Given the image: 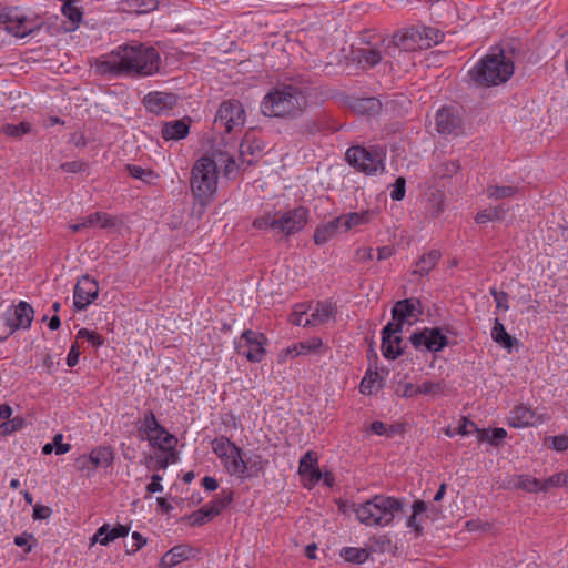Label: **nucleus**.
Segmentation results:
<instances>
[{"instance_id":"13d9d810","label":"nucleus","mask_w":568,"mask_h":568,"mask_svg":"<svg viewBox=\"0 0 568 568\" xmlns=\"http://www.w3.org/2000/svg\"><path fill=\"white\" fill-rule=\"evenodd\" d=\"M154 460L159 469H165L170 463L175 462V454L173 450L162 452L154 456Z\"/></svg>"},{"instance_id":"09e8293b","label":"nucleus","mask_w":568,"mask_h":568,"mask_svg":"<svg viewBox=\"0 0 568 568\" xmlns=\"http://www.w3.org/2000/svg\"><path fill=\"white\" fill-rule=\"evenodd\" d=\"M126 171L132 178L139 179L144 182H150L155 176L152 170L143 169L134 164H128Z\"/></svg>"},{"instance_id":"2f4dec72","label":"nucleus","mask_w":568,"mask_h":568,"mask_svg":"<svg viewBox=\"0 0 568 568\" xmlns=\"http://www.w3.org/2000/svg\"><path fill=\"white\" fill-rule=\"evenodd\" d=\"M338 230H342V229H341V224L336 217V219L332 220L329 223L316 229L314 236H313L314 242L317 245L325 244L328 240H331L333 237V235Z\"/></svg>"},{"instance_id":"a18cd8bd","label":"nucleus","mask_w":568,"mask_h":568,"mask_svg":"<svg viewBox=\"0 0 568 568\" xmlns=\"http://www.w3.org/2000/svg\"><path fill=\"white\" fill-rule=\"evenodd\" d=\"M61 11L75 27L82 20L83 13L80 8L74 6V0H65Z\"/></svg>"},{"instance_id":"0eeeda50","label":"nucleus","mask_w":568,"mask_h":568,"mask_svg":"<svg viewBox=\"0 0 568 568\" xmlns=\"http://www.w3.org/2000/svg\"><path fill=\"white\" fill-rule=\"evenodd\" d=\"M386 152L381 146H374L372 149H365L362 146L349 148L346 152V160L348 163L358 170L372 174L383 170V161Z\"/></svg>"},{"instance_id":"4c0bfd02","label":"nucleus","mask_w":568,"mask_h":568,"mask_svg":"<svg viewBox=\"0 0 568 568\" xmlns=\"http://www.w3.org/2000/svg\"><path fill=\"white\" fill-rule=\"evenodd\" d=\"M236 448L237 446L226 437L215 438L212 442V449L221 460L227 458Z\"/></svg>"},{"instance_id":"5fc2aeb1","label":"nucleus","mask_w":568,"mask_h":568,"mask_svg":"<svg viewBox=\"0 0 568 568\" xmlns=\"http://www.w3.org/2000/svg\"><path fill=\"white\" fill-rule=\"evenodd\" d=\"M445 384L434 383V382H425L422 385L417 386L415 393L425 394V395H437L444 390Z\"/></svg>"},{"instance_id":"a878e982","label":"nucleus","mask_w":568,"mask_h":568,"mask_svg":"<svg viewBox=\"0 0 568 568\" xmlns=\"http://www.w3.org/2000/svg\"><path fill=\"white\" fill-rule=\"evenodd\" d=\"M192 548L187 545H179L171 548L169 551L164 554L161 558L160 567L161 568H172L178 564L187 560L191 556Z\"/></svg>"},{"instance_id":"58836bf2","label":"nucleus","mask_w":568,"mask_h":568,"mask_svg":"<svg viewBox=\"0 0 568 568\" xmlns=\"http://www.w3.org/2000/svg\"><path fill=\"white\" fill-rule=\"evenodd\" d=\"M354 109L359 113L365 114H375L378 113L382 109V103L376 98H363L356 100L354 104Z\"/></svg>"},{"instance_id":"338daca9","label":"nucleus","mask_w":568,"mask_h":568,"mask_svg":"<svg viewBox=\"0 0 568 568\" xmlns=\"http://www.w3.org/2000/svg\"><path fill=\"white\" fill-rule=\"evenodd\" d=\"M305 313H306L305 311H295L291 315L290 322L296 326H303V327L311 326L310 317L304 318Z\"/></svg>"},{"instance_id":"1a4fd4ad","label":"nucleus","mask_w":568,"mask_h":568,"mask_svg":"<svg viewBox=\"0 0 568 568\" xmlns=\"http://www.w3.org/2000/svg\"><path fill=\"white\" fill-rule=\"evenodd\" d=\"M245 110L237 100H229L223 102L216 113L214 125L231 133L244 126Z\"/></svg>"},{"instance_id":"8fccbe9b","label":"nucleus","mask_w":568,"mask_h":568,"mask_svg":"<svg viewBox=\"0 0 568 568\" xmlns=\"http://www.w3.org/2000/svg\"><path fill=\"white\" fill-rule=\"evenodd\" d=\"M507 436V432L504 428H495L491 434L487 430H480L478 438L479 440H486L489 444L498 445Z\"/></svg>"},{"instance_id":"e2e57ef3","label":"nucleus","mask_w":568,"mask_h":568,"mask_svg":"<svg viewBox=\"0 0 568 568\" xmlns=\"http://www.w3.org/2000/svg\"><path fill=\"white\" fill-rule=\"evenodd\" d=\"M78 337L87 338L90 343L95 346H100L103 344V337L95 332H91L87 328H81L78 332Z\"/></svg>"},{"instance_id":"f3484780","label":"nucleus","mask_w":568,"mask_h":568,"mask_svg":"<svg viewBox=\"0 0 568 568\" xmlns=\"http://www.w3.org/2000/svg\"><path fill=\"white\" fill-rule=\"evenodd\" d=\"M176 103L178 97L173 93L151 92L144 98L146 109L156 114L172 109Z\"/></svg>"},{"instance_id":"79ce46f5","label":"nucleus","mask_w":568,"mask_h":568,"mask_svg":"<svg viewBox=\"0 0 568 568\" xmlns=\"http://www.w3.org/2000/svg\"><path fill=\"white\" fill-rule=\"evenodd\" d=\"M233 500L232 491H222L221 498L205 505L212 518L217 516L224 508H226Z\"/></svg>"},{"instance_id":"f03ea898","label":"nucleus","mask_w":568,"mask_h":568,"mask_svg":"<svg viewBox=\"0 0 568 568\" xmlns=\"http://www.w3.org/2000/svg\"><path fill=\"white\" fill-rule=\"evenodd\" d=\"M307 105V97L298 87L281 84L270 91L261 103V111L266 116L296 118Z\"/></svg>"},{"instance_id":"c03bdc74","label":"nucleus","mask_w":568,"mask_h":568,"mask_svg":"<svg viewBox=\"0 0 568 568\" xmlns=\"http://www.w3.org/2000/svg\"><path fill=\"white\" fill-rule=\"evenodd\" d=\"M422 39L425 41V49L430 48L434 44H438L443 41L444 34L435 28L423 27L419 29Z\"/></svg>"},{"instance_id":"2eb2a0df","label":"nucleus","mask_w":568,"mask_h":568,"mask_svg":"<svg viewBox=\"0 0 568 568\" xmlns=\"http://www.w3.org/2000/svg\"><path fill=\"white\" fill-rule=\"evenodd\" d=\"M351 55L352 60L357 62L363 69L373 68L384 60L381 43L353 49Z\"/></svg>"},{"instance_id":"f704fd0d","label":"nucleus","mask_w":568,"mask_h":568,"mask_svg":"<svg viewBox=\"0 0 568 568\" xmlns=\"http://www.w3.org/2000/svg\"><path fill=\"white\" fill-rule=\"evenodd\" d=\"M507 211L508 209L505 207L504 205L485 209L477 213L475 221L479 224H484L489 221H503L505 219Z\"/></svg>"},{"instance_id":"0e129e2a","label":"nucleus","mask_w":568,"mask_h":568,"mask_svg":"<svg viewBox=\"0 0 568 568\" xmlns=\"http://www.w3.org/2000/svg\"><path fill=\"white\" fill-rule=\"evenodd\" d=\"M321 345L322 339L318 337H314L305 343H300L298 347L301 348V351H297V346H295L293 351L296 352V354H301L303 351H315L318 347H321Z\"/></svg>"},{"instance_id":"49530a36","label":"nucleus","mask_w":568,"mask_h":568,"mask_svg":"<svg viewBox=\"0 0 568 568\" xmlns=\"http://www.w3.org/2000/svg\"><path fill=\"white\" fill-rule=\"evenodd\" d=\"M516 191L517 189L515 186H489L487 189V195L494 200H501L513 196Z\"/></svg>"},{"instance_id":"603ef678","label":"nucleus","mask_w":568,"mask_h":568,"mask_svg":"<svg viewBox=\"0 0 568 568\" xmlns=\"http://www.w3.org/2000/svg\"><path fill=\"white\" fill-rule=\"evenodd\" d=\"M30 130H31V124L28 122H21L19 124H7L3 126V132L7 135L16 136V138H19V136H22V135L29 133Z\"/></svg>"},{"instance_id":"412c9836","label":"nucleus","mask_w":568,"mask_h":568,"mask_svg":"<svg viewBox=\"0 0 568 568\" xmlns=\"http://www.w3.org/2000/svg\"><path fill=\"white\" fill-rule=\"evenodd\" d=\"M14 320H8L7 324L14 332L19 328H29L33 321L34 311L32 306L21 301L14 310Z\"/></svg>"},{"instance_id":"473e14b6","label":"nucleus","mask_w":568,"mask_h":568,"mask_svg":"<svg viewBox=\"0 0 568 568\" xmlns=\"http://www.w3.org/2000/svg\"><path fill=\"white\" fill-rule=\"evenodd\" d=\"M149 440L154 446H158L162 452L174 450L176 445V438L169 434L164 427H162L158 433H154V435H150Z\"/></svg>"},{"instance_id":"423d86ee","label":"nucleus","mask_w":568,"mask_h":568,"mask_svg":"<svg viewBox=\"0 0 568 568\" xmlns=\"http://www.w3.org/2000/svg\"><path fill=\"white\" fill-rule=\"evenodd\" d=\"M217 187V161L210 156L199 159L191 178V190L201 200H207Z\"/></svg>"},{"instance_id":"b1692460","label":"nucleus","mask_w":568,"mask_h":568,"mask_svg":"<svg viewBox=\"0 0 568 568\" xmlns=\"http://www.w3.org/2000/svg\"><path fill=\"white\" fill-rule=\"evenodd\" d=\"M130 531V528L124 525H116L110 528L108 524L101 526L93 535L92 542H100L101 545H108L111 541L120 537H125Z\"/></svg>"},{"instance_id":"6ab92c4d","label":"nucleus","mask_w":568,"mask_h":568,"mask_svg":"<svg viewBox=\"0 0 568 568\" xmlns=\"http://www.w3.org/2000/svg\"><path fill=\"white\" fill-rule=\"evenodd\" d=\"M113 462V452L110 447L100 446L93 449L89 456H81L77 459L79 468H84L88 463L97 467H108Z\"/></svg>"},{"instance_id":"9d476101","label":"nucleus","mask_w":568,"mask_h":568,"mask_svg":"<svg viewBox=\"0 0 568 568\" xmlns=\"http://www.w3.org/2000/svg\"><path fill=\"white\" fill-rule=\"evenodd\" d=\"M267 342L264 334L246 329L235 342V348L240 355L250 362L260 363L265 356L264 344Z\"/></svg>"},{"instance_id":"9b49d317","label":"nucleus","mask_w":568,"mask_h":568,"mask_svg":"<svg viewBox=\"0 0 568 568\" xmlns=\"http://www.w3.org/2000/svg\"><path fill=\"white\" fill-rule=\"evenodd\" d=\"M409 342L415 348L424 346L428 352L437 353L448 345V338L438 327H425L410 335Z\"/></svg>"},{"instance_id":"ea45409f","label":"nucleus","mask_w":568,"mask_h":568,"mask_svg":"<svg viewBox=\"0 0 568 568\" xmlns=\"http://www.w3.org/2000/svg\"><path fill=\"white\" fill-rule=\"evenodd\" d=\"M341 557L348 562L363 564L368 559L369 554L364 548L345 547L341 550Z\"/></svg>"},{"instance_id":"4d7b16f0","label":"nucleus","mask_w":568,"mask_h":568,"mask_svg":"<svg viewBox=\"0 0 568 568\" xmlns=\"http://www.w3.org/2000/svg\"><path fill=\"white\" fill-rule=\"evenodd\" d=\"M217 163H224V173L226 176H230L237 169L235 159L226 153L220 152L217 154V159H215Z\"/></svg>"},{"instance_id":"dca6fc26","label":"nucleus","mask_w":568,"mask_h":568,"mask_svg":"<svg viewBox=\"0 0 568 568\" xmlns=\"http://www.w3.org/2000/svg\"><path fill=\"white\" fill-rule=\"evenodd\" d=\"M298 474L308 483L305 486L311 488L322 478V473L317 466L316 453L308 450L303 455L298 465Z\"/></svg>"},{"instance_id":"a211bd4d","label":"nucleus","mask_w":568,"mask_h":568,"mask_svg":"<svg viewBox=\"0 0 568 568\" xmlns=\"http://www.w3.org/2000/svg\"><path fill=\"white\" fill-rule=\"evenodd\" d=\"M222 463L231 476H236L239 478L254 477L252 467H248V464L243 460L242 450L239 447L229 455L227 458L222 460Z\"/></svg>"},{"instance_id":"4468645a","label":"nucleus","mask_w":568,"mask_h":568,"mask_svg":"<svg viewBox=\"0 0 568 568\" xmlns=\"http://www.w3.org/2000/svg\"><path fill=\"white\" fill-rule=\"evenodd\" d=\"M307 211L304 207L291 210L277 217V231L286 236L300 232L306 224Z\"/></svg>"},{"instance_id":"e433bc0d","label":"nucleus","mask_w":568,"mask_h":568,"mask_svg":"<svg viewBox=\"0 0 568 568\" xmlns=\"http://www.w3.org/2000/svg\"><path fill=\"white\" fill-rule=\"evenodd\" d=\"M413 513L412 515L407 518V521H406V525L407 527L414 529V531L417 534V535H422L423 532V527L420 525V523L417 520V517L420 516L422 514L426 513L428 510V506L425 501L423 500H416L414 504H413Z\"/></svg>"},{"instance_id":"bb28decb","label":"nucleus","mask_w":568,"mask_h":568,"mask_svg":"<svg viewBox=\"0 0 568 568\" xmlns=\"http://www.w3.org/2000/svg\"><path fill=\"white\" fill-rule=\"evenodd\" d=\"M375 215L374 211L354 212L337 217L341 229L346 232L353 227L369 223Z\"/></svg>"},{"instance_id":"5701e85b","label":"nucleus","mask_w":568,"mask_h":568,"mask_svg":"<svg viewBox=\"0 0 568 568\" xmlns=\"http://www.w3.org/2000/svg\"><path fill=\"white\" fill-rule=\"evenodd\" d=\"M190 119L184 118L181 120L170 121L162 126V138L164 140L179 141L189 134Z\"/></svg>"},{"instance_id":"f257e3e1","label":"nucleus","mask_w":568,"mask_h":568,"mask_svg":"<svg viewBox=\"0 0 568 568\" xmlns=\"http://www.w3.org/2000/svg\"><path fill=\"white\" fill-rule=\"evenodd\" d=\"M160 68V55L152 47L124 45L111 52L105 60L97 63L101 74L151 75Z\"/></svg>"},{"instance_id":"393cba45","label":"nucleus","mask_w":568,"mask_h":568,"mask_svg":"<svg viewBox=\"0 0 568 568\" xmlns=\"http://www.w3.org/2000/svg\"><path fill=\"white\" fill-rule=\"evenodd\" d=\"M508 420L510 426L521 428L535 425L538 417L532 409L519 405L511 410Z\"/></svg>"},{"instance_id":"ddd939ff","label":"nucleus","mask_w":568,"mask_h":568,"mask_svg":"<svg viewBox=\"0 0 568 568\" xmlns=\"http://www.w3.org/2000/svg\"><path fill=\"white\" fill-rule=\"evenodd\" d=\"M99 294V285L90 276H81L74 287L73 304L75 310L82 311L90 305Z\"/></svg>"},{"instance_id":"c85d7f7f","label":"nucleus","mask_w":568,"mask_h":568,"mask_svg":"<svg viewBox=\"0 0 568 568\" xmlns=\"http://www.w3.org/2000/svg\"><path fill=\"white\" fill-rule=\"evenodd\" d=\"M383 49L384 62L393 67L394 61L399 62L402 57H405L404 51L398 45L395 34L390 40H384L381 42Z\"/></svg>"},{"instance_id":"4be33fe9","label":"nucleus","mask_w":568,"mask_h":568,"mask_svg":"<svg viewBox=\"0 0 568 568\" xmlns=\"http://www.w3.org/2000/svg\"><path fill=\"white\" fill-rule=\"evenodd\" d=\"M261 151V142L255 138L246 134L239 148V158L241 164H245L246 166L252 165Z\"/></svg>"},{"instance_id":"a19ab883","label":"nucleus","mask_w":568,"mask_h":568,"mask_svg":"<svg viewBox=\"0 0 568 568\" xmlns=\"http://www.w3.org/2000/svg\"><path fill=\"white\" fill-rule=\"evenodd\" d=\"M83 223H85L87 227H93L97 225H100L101 227H110L114 225L113 219L108 215L106 213L102 212H95L93 214L88 215L87 217H83Z\"/></svg>"},{"instance_id":"f8f14e48","label":"nucleus","mask_w":568,"mask_h":568,"mask_svg":"<svg viewBox=\"0 0 568 568\" xmlns=\"http://www.w3.org/2000/svg\"><path fill=\"white\" fill-rule=\"evenodd\" d=\"M436 131L442 135H459L464 131L463 119L454 108H442L435 115Z\"/></svg>"},{"instance_id":"680f3d73","label":"nucleus","mask_w":568,"mask_h":568,"mask_svg":"<svg viewBox=\"0 0 568 568\" xmlns=\"http://www.w3.org/2000/svg\"><path fill=\"white\" fill-rule=\"evenodd\" d=\"M23 419L21 417H14L11 420L4 422L0 425V429L3 434H10L14 430L22 428Z\"/></svg>"},{"instance_id":"20e7f679","label":"nucleus","mask_w":568,"mask_h":568,"mask_svg":"<svg viewBox=\"0 0 568 568\" xmlns=\"http://www.w3.org/2000/svg\"><path fill=\"white\" fill-rule=\"evenodd\" d=\"M403 508L404 504L400 499L376 495L372 499L359 504L355 508V515L366 526L385 527L394 520L396 514L403 511Z\"/></svg>"},{"instance_id":"aec40b11","label":"nucleus","mask_w":568,"mask_h":568,"mask_svg":"<svg viewBox=\"0 0 568 568\" xmlns=\"http://www.w3.org/2000/svg\"><path fill=\"white\" fill-rule=\"evenodd\" d=\"M396 41L404 53L425 50V41L422 39L418 28H412L398 33H395Z\"/></svg>"},{"instance_id":"c9c22d12","label":"nucleus","mask_w":568,"mask_h":568,"mask_svg":"<svg viewBox=\"0 0 568 568\" xmlns=\"http://www.w3.org/2000/svg\"><path fill=\"white\" fill-rule=\"evenodd\" d=\"M491 337L494 342L507 349H510L515 342V339L506 332L505 326L498 318H495L494 327L491 329Z\"/></svg>"},{"instance_id":"3c124183","label":"nucleus","mask_w":568,"mask_h":568,"mask_svg":"<svg viewBox=\"0 0 568 568\" xmlns=\"http://www.w3.org/2000/svg\"><path fill=\"white\" fill-rule=\"evenodd\" d=\"M162 427L163 426L159 424L152 410L145 413L142 428L148 434L149 437L150 435H154V433H158Z\"/></svg>"},{"instance_id":"de8ad7c7","label":"nucleus","mask_w":568,"mask_h":568,"mask_svg":"<svg viewBox=\"0 0 568 568\" xmlns=\"http://www.w3.org/2000/svg\"><path fill=\"white\" fill-rule=\"evenodd\" d=\"M186 519L190 521L191 526H202L205 523L210 521L212 519V516L207 510L206 506H203L199 510L190 514L186 517Z\"/></svg>"},{"instance_id":"39448f33","label":"nucleus","mask_w":568,"mask_h":568,"mask_svg":"<svg viewBox=\"0 0 568 568\" xmlns=\"http://www.w3.org/2000/svg\"><path fill=\"white\" fill-rule=\"evenodd\" d=\"M420 302L416 298H405L395 303L392 308L394 322H389L382 331V353L388 359H395L402 355V351H394L392 346L393 334L402 333L405 321L409 317H417L423 313L418 308Z\"/></svg>"},{"instance_id":"bf43d9fd","label":"nucleus","mask_w":568,"mask_h":568,"mask_svg":"<svg viewBox=\"0 0 568 568\" xmlns=\"http://www.w3.org/2000/svg\"><path fill=\"white\" fill-rule=\"evenodd\" d=\"M405 185H406L405 178L398 176L395 180V183L393 184V190L390 192L392 200L400 201V200L404 199V196H405Z\"/></svg>"},{"instance_id":"37998d69","label":"nucleus","mask_w":568,"mask_h":568,"mask_svg":"<svg viewBox=\"0 0 568 568\" xmlns=\"http://www.w3.org/2000/svg\"><path fill=\"white\" fill-rule=\"evenodd\" d=\"M379 379V374L375 371H368L364 378L361 382L359 390L362 394L371 395L379 388V385H376Z\"/></svg>"},{"instance_id":"cd10ccee","label":"nucleus","mask_w":568,"mask_h":568,"mask_svg":"<svg viewBox=\"0 0 568 568\" xmlns=\"http://www.w3.org/2000/svg\"><path fill=\"white\" fill-rule=\"evenodd\" d=\"M336 307L329 302H318L310 315L311 326H317L327 323L334 317Z\"/></svg>"},{"instance_id":"7c9ffc66","label":"nucleus","mask_w":568,"mask_h":568,"mask_svg":"<svg viewBox=\"0 0 568 568\" xmlns=\"http://www.w3.org/2000/svg\"><path fill=\"white\" fill-rule=\"evenodd\" d=\"M158 0H126L123 3V10L136 14H145L158 9Z\"/></svg>"},{"instance_id":"6e6d98bb","label":"nucleus","mask_w":568,"mask_h":568,"mask_svg":"<svg viewBox=\"0 0 568 568\" xmlns=\"http://www.w3.org/2000/svg\"><path fill=\"white\" fill-rule=\"evenodd\" d=\"M566 483H567L566 475H564L562 473L555 474L544 481L540 480L541 491H547L552 487L564 486Z\"/></svg>"},{"instance_id":"7ed1b4c3","label":"nucleus","mask_w":568,"mask_h":568,"mask_svg":"<svg viewBox=\"0 0 568 568\" xmlns=\"http://www.w3.org/2000/svg\"><path fill=\"white\" fill-rule=\"evenodd\" d=\"M514 63L499 49L498 52L486 54L470 71V79L483 87L499 85L510 79Z\"/></svg>"},{"instance_id":"c756f323","label":"nucleus","mask_w":568,"mask_h":568,"mask_svg":"<svg viewBox=\"0 0 568 568\" xmlns=\"http://www.w3.org/2000/svg\"><path fill=\"white\" fill-rule=\"evenodd\" d=\"M440 257L442 253L438 250H432L428 253L423 254L417 261L416 268L413 273L420 276L428 274L436 266Z\"/></svg>"},{"instance_id":"6e6552de","label":"nucleus","mask_w":568,"mask_h":568,"mask_svg":"<svg viewBox=\"0 0 568 568\" xmlns=\"http://www.w3.org/2000/svg\"><path fill=\"white\" fill-rule=\"evenodd\" d=\"M0 23L6 24V30L18 38H24L42 27L39 18H28L17 9L0 10Z\"/></svg>"},{"instance_id":"72a5a7b5","label":"nucleus","mask_w":568,"mask_h":568,"mask_svg":"<svg viewBox=\"0 0 568 568\" xmlns=\"http://www.w3.org/2000/svg\"><path fill=\"white\" fill-rule=\"evenodd\" d=\"M505 488H516L523 489L528 493H538L541 491L540 480L532 478L528 475H520L516 481L511 480L507 485H504Z\"/></svg>"},{"instance_id":"774afa93","label":"nucleus","mask_w":568,"mask_h":568,"mask_svg":"<svg viewBox=\"0 0 568 568\" xmlns=\"http://www.w3.org/2000/svg\"><path fill=\"white\" fill-rule=\"evenodd\" d=\"M61 168L67 172L77 173L84 171L88 168V164L81 161H71L63 163Z\"/></svg>"},{"instance_id":"864d4df0","label":"nucleus","mask_w":568,"mask_h":568,"mask_svg":"<svg viewBox=\"0 0 568 568\" xmlns=\"http://www.w3.org/2000/svg\"><path fill=\"white\" fill-rule=\"evenodd\" d=\"M253 226L260 230H276L277 231V217L276 215L265 214L257 217L253 222Z\"/></svg>"},{"instance_id":"052dcab7","label":"nucleus","mask_w":568,"mask_h":568,"mask_svg":"<svg viewBox=\"0 0 568 568\" xmlns=\"http://www.w3.org/2000/svg\"><path fill=\"white\" fill-rule=\"evenodd\" d=\"M546 442H551L550 447L557 452H565L568 449V436H550L546 438Z\"/></svg>"},{"instance_id":"69168bd1","label":"nucleus","mask_w":568,"mask_h":568,"mask_svg":"<svg viewBox=\"0 0 568 568\" xmlns=\"http://www.w3.org/2000/svg\"><path fill=\"white\" fill-rule=\"evenodd\" d=\"M62 439H63V435L62 434H55L53 439H52V443H53L54 450H55L57 455L65 454V453H68L71 449V445L70 444H63Z\"/></svg>"}]
</instances>
